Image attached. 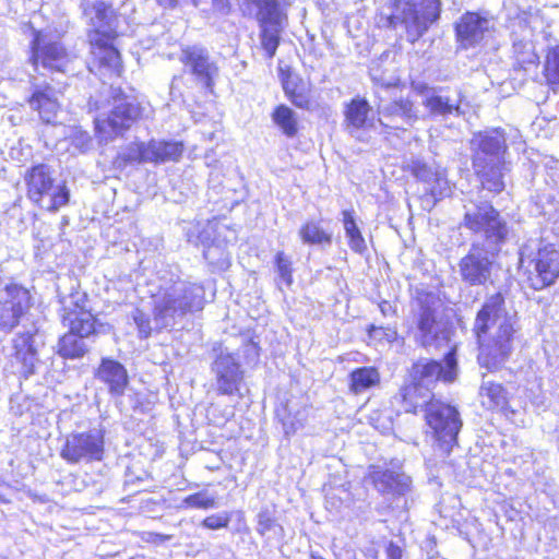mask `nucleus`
<instances>
[{"instance_id":"f257e3e1","label":"nucleus","mask_w":559,"mask_h":559,"mask_svg":"<svg viewBox=\"0 0 559 559\" xmlns=\"http://www.w3.org/2000/svg\"><path fill=\"white\" fill-rule=\"evenodd\" d=\"M515 318L508 313L500 293L486 299L478 311L474 332L479 342L478 362L489 371H496L508 361L513 349Z\"/></svg>"},{"instance_id":"f03ea898","label":"nucleus","mask_w":559,"mask_h":559,"mask_svg":"<svg viewBox=\"0 0 559 559\" xmlns=\"http://www.w3.org/2000/svg\"><path fill=\"white\" fill-rule=\"evenodd\" d=\"M205 305V289L199 283L180 277L164 281L153 295V316L157 328L176 324L187 313L200 311Z\"/></svg>"},{"instance_id":"7ed1b4c3","label":"nucleus","mask_w":559,"mask_h":559,"mask_svg":"<svg viewBox=\"0 0 559 559\" xmlns=\"http://www.w3.org/2000/svg\"><path fill=\"white\" fill-rule=\"evenodd\" d=\"M62 322L69 332L59 340L58 354L70 359L83 357L88 352L85 338L97 332L96 319L85 309L84 296H71L63 308Z\"/></svg>"},{"instance_id":"20e7f679","label":"nucleus","mask_w":559,"mask_h":559,"mask_svg":"<svg viewBox=\"0 0 559 559\" xmlns=\"http://www.w3.org/2000/svg\"><path fill=\"white\" fill-rule=\"evenodd\" d=\"M520 261L528 273L530 286L544 289L559 277V251L552 245L542 246L539 239L527 240L520 250Z\"/></svg>"},{"instance_id":"39448f33","label":"nucleus","mask_w":559,"mask_h":559,"mask_svg":"<svg viewBox=\"0 0 559 559\" xmlns=\"http://www.w3.org/2000/svg\"><path fill=\"white\" fill-rule=\"evenodd\" d=\"M440 13V0H405L396 3L390 24L394 28L401 26L406 39L414 44L439 20Z\"/></svg>"},{"instance_id":"423d86ee","label":"nucleus","mask_w":559,"mask_h":559,"mask_svg":"<svg viewBox=\"0 0 559 559\" xmlns=\"http://www.w3.org/2000/svg\"><path fill=\"white\" fill-rule=\"evenodd\" d=\"M463 226L480 237L476 241L484 242L492 248L501 247L509 233L506 221L488 202L472 204L466 207Z\"/></svg>"},{"instance_id":"0eeeda50","label":"nucleus","mask_w":559,"mask_h":559,"mask_svg":"<svg viewBox=\"0 0 559 559\" xmlns=\"http://www.w3.org/2000/svg\"><path fill=\"white\" fill-rule=\"evenodd\" d=\"M425 419L432 430L436 447L448 455L456 444L462 420L457 409L439 400L430 402L425 411Z\"/></svg>"},{"instance_id":"6e6552de","label":"nucleus","mask_w":559,"mask_h":559,"mask_svg":"<svg viewBox=\"0 0 559 559\" xmlns=\"http://www.w3.org/2000/svg\"><path fill=\"white\" fill-rule=\"evenodd\" d=\"M28 198L47 211H57L69 202V190L64 186L53 185L50 169L40 164L32 167L25 175Z\"/></svg>"},{"instance_id":"1a4fd4ad","label":"nucleus","mask_w":559,"mask_h":559,"mask_svg":"<svg viewBox=\"0 0 559 559\" xmlns=\"http://www.w3.org/2000/svg\"><path fill=\"white\" fill-rule=\"evenodd\" d=\"M500 248L473 241L468 252L457 263L461 281L468 286H485L491 282L493 263Z\"/></svg>"},{"instance_id":"9d476101","label":"nucleus","mask_w":559,"mask_h":559,"mask_svg":"<svg viewBox=\"0 0 559 559\" xmlns=\"http://www.w3.org/2000/svg\"><path fill=\"white\" fill-rule=\"evenodd\" d=\"M115 105L106 118H95V129L102 140L108 141L130 127L142 116V107L134 97L114 90Z\"/></svg>"},{"instance_id":"9b49d317","label":"nucleus","mask_w":559,"mask_h":559,"mask_svg":"<svg viewBox=\"0 0 559 559\" xmlns=\"http://www.w3.org/2000/svg\"><path fill=\"white\" fill-rule=\"evenodd\" d=\"M417 337L420 345L425 348H441L449 342L450 330L448 323L437 314L435 297L424 294L417 298Z\"/></svg>"},{"instance_id":"f8f14e48","label":"nucleus","mask_w":559,"mask_h":559,"mask_svg":"<svg viewBox=\"0 0 559 559\" xmlns=\"http://www.w3.org/2000/svg\"><path fill=\"white\" fill-rule=\"evenodd\" d=\"M105 452L104 432L91 429L83 432H72L66 436L60 450V456L69 464L102 461Z\"/></svg>"},{"instance_id":"ddd939ff","label":"nucleus","mask_w":559,"mask_h":559,"mask_svg":"<svg viewBox=\"0 0 559 559\" xmlns=\"http://www.w3.org/2000/svg\"><path fill=\"white\" fill-rule=\"evenodd\" d=\"M378 123L385 132L407 130L419 119L418 109L413 100L402 96L386 97L378 93Z\"/></svg>"},{"instance_id":"4468645a","label":"nucleus","mask_w":559,"mask_h":559,"mask_svg":"<svg viewBox=\"0 0 559 559\" xmlns=\"http://www.w3.org/2000/svg\"><path fill=\"white\" fill-rule=\"evenodd\" d=\"M457 376L456 349L452 347L444 356L443 364L429 359L419 358L408 370V378L417 382V385L433 391L438 381L453 382Z\"/></svg>"},{"instance_id":"2eb2a0df","label":"nucleus","mask_w":559,"mask_h":559,"mask_svg":"<svg viewBox=\"0 0 559 559\" xmlns=\"http://www.w3.org/2000/svg\"><path fill=\"white\" fill-rule=\"evenodd\" d=\"M32 61L35 69L67 72L71 56L59 41L43 32H35L32 41Z\"/></svg>"},{"instance_id":"dca6fc26","label":"nucleus","mask_w":559,"mask_h":559,"mask_svg":"<svg viewBox=\"0 0 559 559\" xmlns=\"http://www.w3.org/2000/svg\"><path fill=\"white\" fill-rule=\"evenodd\" d=\"M83 12L91 27L88 32L90 43H99L105 38H115L117 34V15L110 4L102 0L82 3Z\"/></svg>"},{"instance_id":"f3484780","label":"nucleus","mask_w":559,"mask_h":559,"mask_svg":"<svg viewBox=\"0 0 559 559\" xmlns=\"http://www.w3.org/2000/svg\"><path fill=\"white\" fill-rule=\"evenodd\" d=\"M474 146L473 166L485 168L488 165L507 164L506 138L502 131L492 130L479 133L472 141Z\"/></svg>"},{"instance_id":"a211bd4d","label":"nucleus","mask_w":559,"mask_h":559,"mask_svg":"<svg viewBox=\"0 0 559 559\" xmlns=\"http://www.w3.org/2000/svg\"><path fill=\"white\" fill-rule=\"evenodd\" d=\"M0 330L11 331L19 324L20 318L29 308L31 296L26 288L10 284L0 296Z\"/></svg>"},{"instance_id":"6ab92c4d","label":"nucleus","mask_w":559,"mask_h":559,"mask_svg":"<svg viewBox=\"0 0 559 559\" xmlns=\"http://www.w3.org/2000/svg\"><path fill=\"white\" fill-rule=\"evenodd\" d=\"M179 60L205 87L213 86L218 67L206 48L199 45L186 46L181 49Z\"/></svg>"},{"instance_id":"aec40b11","label":"nucleus","mask_w":559,"mask_h":559,"mask_svg":"<svg viewBox=\"0 0 559 559\" xmlns=\"http://www.w3.org/2000/svg\"><path fill=\"white\" fill-rule=\"evenodd\" d=\"M219 394L233 395L239 391L243 370L238 359L229 352L221 350L212 365Z\"/></svg>"},{"instance_id":"412c9836","label":"nucleus","mask_w":559,"mask_h":559,"mask_svg":"<svg viewBox=\"0 0 559 559\" xmlns=\"http://www.w3.org/2000/svg\"><path fill=\"white\" fill-rule=\"evenodd\" d=\"M493 26L487 15L476 12H466L455 24L456 39L464 49L478 45Z\"/></svg>"},{"instance_id":"4be33fe9","label":"nucleus","mask_w":559,"mask_h":559,"mask_svg":"<svg viewBox=\"0 0 559 559\" xmlns=\"http://www.w3.org/2000/svg\"><path fill=\"white\" fill-rule=\"evenodd\" d=\"M242 15L254 19L259 26L286 21L280 0H237Z\"/></svg>"},{"instance_id":"5701e85b","label":"nucleus","mask_w":559,"mask_h":559,"mask_svg":"<svg viewBox=\"0 0 559 559\" xmlns=\"http://www.w3.org/2000/svg\"><path fill=\"white\" fill-rule=\"evenodd\" d=\"M371 106L364 98H354L346 106L345 122L346 129L349 134L358 140H364L360 136L362 130L376 129V122L370 117Z\"/></svg>"},{"instance_id":"b1692460","label":"nucleus","mask_w":559,"mask_h":559,"mask_svg":"<svg viewBox=\"0 0 559 559\" xmlns=\"http://www.w3.org/2000/svg\"><path fill=\"white\" fill-rule=\"evenodd\" d=\"M368 478L382 493L405 495L412 485L409 476L389 469L383 471L377 466H370Z\"/></svg>"},{"instance_id":"393cba45","label":"nucleus","mask_w":559,"mask_h":559,"mask_svg":"<svg viewBox=\"0 0 559 559\" xmlns=\"http://www.w3.org/2000/svg\"><path fill=\"white\" fill-rule=\"evenodd\" d=\"M96 378L108 386L114 396H121L129 383L128 372L122 364L110 358H103L96 371Z\"/></svg>"},{"instance_id":"a878e982","label":"nucleus","mask_w":559,"mask_h":559,"mask_svg":"<svg viewBox=\"0 0 559 559\" xmlns=\"http://www.w3.org/2000/svg\"><path fill=\"white\" fill-rule=\"evenodd\" d=\"M443 88L439 87L435 93L427 95L423 99V106L432 118L447 119L451 116L459 117L463 115L461 109L462 96L457 93L455 97L442 94Z\"/></svg>"},{"instance_id":"bb28decb","label":"nucleus","mask_w":559,"mask_h":559,"mask_svg":"<svg viewBox=\"0 0 559 559\" xmlns=\"http://www.w3.org/2000/svg\"><path fill=\"white\" fill-rule=\"evenodd\" d=\"M395 400L401 403L402 408L406 413H417L419 408H427L432 399V391L423 385H417V382L407 377L405 383L396 394Z\"/></svg>"},{"instance_id":"cd10ccee","label":"nucleus","mask_w":559,"mask_h":559,"mask_svg":"<svg viewBox=\"0 0 559 559\" xmlns=\"http://www.w3.org/2000/svg\"><path fill=\"white\" fill-rule=\"evenodd\" d=\"M28 104L33 110L38 112L44 122H55L60 105L57 93L51 86H35Z\"/></svg>"},{"instance_id":"c85d7f7f","label":"nucleus","mask_w":559,"mask_h":559,"mask_svg":"<svg viewBox=\"0 0 559 559\" xmlns=\"http://www.w3.org/2000/svg\"><path fill=\"white\" fill-rule=\"evenodd\" d=\"M114 38H105L99 43H90L91 52L98 62L100 70L109 74L120 76L122 72V63L119 51L112 46Z\"/></svg>"},{"instance_id":"c756f323","label":"nucleus","mask_w":559,"mask_h":559,"mask_svg":"<svg viewBox=\"0 0 559 559\" xmlns=\"http://www.w3.org/2000/svg\"><path fill=\"white\" fill-rule=\"evenodd\" d=\"M183 145L178 141L151 140L146 142L147 163L176 162L182 155Z\"/></svg>"},{"instance_id":"7c9ffc66","label":"nucleus","mask_w":559,"mask_h":559,"mask_svg":"<svg viewBox=\"0 0 559 559\" xmlns=\"http://www.w3.org/2000/svg\"><path fill=\"white\" fill-rule=\"evenodd\" d=\"M15 359L21 365L20 372L24 377L34 373L38 361L37 352L34 346V337L31 334L20 335L14 340Z\"/></svg>"},{"instance_id":"2f4dec72","label":"nucleus","mask_w":559,"mask_h":559,"mask_svg":"<svg viewBox=\"0 0 559 559\" xmlns=\"http://www.w3.org/2000/svg\"><path fill=\"white\" fill-rule=\"evenodd\" d=\"M532 37L533 32L527 26L522 28L520 35L513 32V52L518 64L524 69L527 64H535L538 61Z\"/></svg>"},{"instance_id":"473e14b6","label":"nucleus","mask_w":559,"mask_h":559,"mask_svg":"<svg viewBox=\"0 0 559 559\" xmlns=\"http://www.w3.org/2000/svg\"><path fill=\"white\" fill-rule=\"evenodd\" d=\"M479 397L481 405L488 409H503L508 405V393L504 388L491 381H483Z\"/></svg>"},{"instance_id":"72a5a7b5","label":"nucleus","mask_w":559,"mask_h":559,"mask_svg":"<svg viewBox=\"0 0 559 559\" xmlns=\"http://www.w3.org/2000/svg\"><path fill=\"white\" fill-rule=\"evenodd\" d=\"M283 88L286 96L296 107L301 109L310 107L309 90L298 76L287 75L283 80Z\"/></svg>"},{"instance_id":"f704fd0d","label":"nucleus","mask_w":559,"mask_h":559,"mask_svg":"<svg viewBox=\"0 0 559 559\" xmlns=\"http://www.w3.org/2000/svg\"><path fill=\"white\" fill-rule=\"evenodd\" d=\"M476 173L481 177V183L485 189L499 193L504 189L503 177L509 171V165H488L485 168L474 167Z\"/></svg>"},{"instance_id":"c9c22d12","label":"nucleus","mask_w":559,"mask_h":559,"mask_svg":"<svg viewBox=\"0 0 559 559\" xmlns=\"http://www.w3.org/2000/svg\"><path fill=\"white\" fill-rule=\"evenodd\" d=\"M380 373L374 367H361L350 372V391L360 394L379 385Z\"/></svg>"},{"instance_id":"e433bc0d","label":"nucleus","mask_w":559,"mask_h":559,"mask_svg":"<svg viewBox=\"0 0 559 559\" xmlns=\"http://www.w3.org/2000/svg\"><path fill=\"white\" fill-rule=\"evenodd\" d=\"M146 156L145 142L130 143L118 152L114 159V166L123 169L132 164H146Z\"/></svg>"},{"instance_id":"4c0bfd02","label":"nucleus","mask_w":559,"mask_h":559,"mask_svg":"<svg viewBox=\"0 0 559 559\" xmlns=\"http://www.w3.org/2000/svg\"><path fill=\"white\" fill-rule=\"evenodd\" d=\"M261 46L269 59H272L280 45L281 33L285 27V21L260 25Z\"/></svg>"},{"instance_id":"58836bf2","label":"nucleus","mask_w":559,"mask_h":559,"mask_svg":"<svg viewBox=\"0 0 559 559\" xmlns=\"http://www.w3.org/2000/svg\"><path fill=\"white\" fill-rule=\"evenodd\" d=\"M273 122L287 138H294L298 133V117L296 112L286 105H278L272 112Z\"/></svg>"},{"instance_id":"ea45409f","label":"nucleus","mask_w":559,"mask_h":559,"mask_svg":"<svg viewBox=\"0 0 559 559\" xmlns=\"http://www.w3.org/2000/svg\"><path fill=\"white\" fill-rule=\"evenodd\" d=\"M219 507L218 497L214 492L201 490L182 499L180 508L209 510Z\"/></svg>"},{"instance_id":"a19ab883","label":"nucleus","mask_w":559,"mask_h":559,"mask_svg":"<svg viewBox=\"0 0 559 559\" xmlns=\"http://www.w3.org/2000/svg\"><path fill=\"white\" fill-rule=\"evenodd\" d=\"M343 224L348 238V246L355 252L362 253L367 246L350 211H343Z\"/></svg>"},{"instance_id":"79ce46f5","label":"nucleus","mask_w":559,"mask_h":559,"mask_svg":"<svg viewBox=\"0 0 559 559\" xmlns=\"http://www.w3.org/2000/svg\"><path fill=\"white\" fill-rule=\"evenodd\" d=\"M299 236L305 243L309 245H331L332 236L325 231L319 223L307 222L299 230Z\"/></svg>"},{"instance_id":"37998d69","label":"nucleus","mask_w":559,"mask_h":559,"mask_svg":"<svg viewBox=\"0 0 559 559\" xmlns=\"http://www.w3.org/2000/svg\"><path fill=\"white\" fill-rule=\"evenodd\" d=\"M284 413H287V415H282L278 412L277 416L281 418L286 435L295 433L298 429H300L304 426L307 418L306 408L297 409L293 415L292 407L289 404H287L284 408Z\"/></svg>"},{"instance_id":"c03bdc74","label":"nucleus","mask_w":559,"mask_h":559,"mask_svg":"<svg viewBox=\"0 0 559 559\" xmlns=\"http://www.w3.org/2000/svg\"><path fill=\"white\" fill-rule=\"evenodd\" d=\"M275 267L277 273V286L281 284L289 287L293 284V267L292 260L283 251H278L275 255Z\"/></svg>"},{"instance_id":"a18cd8bd","label":"nucleus","mask_w":559,"mask_h":559,"mask_svg":"<svg viewBox=\"0 0 559 559\" xmlns=\"http://www.w3.org/2000/svg\"><path fill=\"white\" fill-rule=\"evenodd\" d=\"M371 79L374 86V96L378 99V93L385 95L386 97L396 96L397 87L400 85V80L397 78L391 76L389 79L378 76L376 74H371Z\"/></svg>"},{"instance_id":"49530a36","label":"nucleus","mask_w":559,"mask_h":559,"mask_svg":"<svg viewBox=\"0 0 559 559\" xmlns=\"http://www.w3.org/2000/svg\"><path fill=\"white\" fill-rule=\"evenodd\" d=\"M131 318L136 325L139 337L147 338L152 333L150 317L136 308L131 312Z\"/></svg>"},{"instance_id":"de8ad7c7","label":"nucleus","mask_w":559,"mask_h":559,"mask_svg":"<svg viewBox=\"0 0 559 559\" xmlns=\"http://www.w3.org/2000/svg\"><path fill=\"white\" fill-rule=\"evenodd\" d=\"M203 257L209 263L219 267L228 264V255L219 246L211 245L206 247Z\"/></svg>"},{"instance_id":"09e8293b","label":"nucleus","mask_w":559,"mask_h":559,"mask_svg":"<svg viewBox=\"0 0 559 559\" xmlns=\"http://www.w3.org/2000/svg\"><path fill=\"white\" fill-rule=\"evenodd\" d=\"M427 191H429V193L435 199H441L449 194L450 187H449V182H448L443 171H441V170L439 171V174L432 180V183H430L428 186Z\"/></svg>"},{"instance_id":"8fccbe9b","label":"nucleus","mask_w":559,"mask_h":559,"mask_svg":"<svg viewBox=\"0 0 559 559\" xmlns=\"http://www.w3.org/2000/svg\"><path fill=\"white\" fill-rule=\"evenodd\" d=\"M230 513L223 511L216 514L206 516L202 522L201 526L207 530H219L228 526L230 522Z\"/></svg>"},{"instance_id":"3c124183","label":"nucleus","mask_w":559,"mask_h":559,"mask_svg":"<svg viewBox=\"0 0 559 559\" xmlns=\"http://www.w3.org/2000/svg\"><path fill=\"white\" fill-rule=\"evenodd\" d=\"M439 171L440 170L435 169L433 167L423 162H415L413 165V174L415 177L428 186L432 183V180L436 178Z\"/></svg>"},{"instance_id":"603ef678","label":"nucleus","mask_w":559,"mask_h":559,"mask_svg":"<svg viewBox=\"0 0 559 559\" xmlns=\"http://www.w3.org/2000/svg\"><path fill=\"white\" fill-rule=\"evenodd\" d=\"M277 526L275 519L267 510L260 511L258 514L257 532L264 536Z\"/></svg>"},{"instance_id":"864d4df0","label":"nucleus","mask_w":559,"mask_h":559,"mask_svg":"<svg viewBox=\"0 0 559 559\" xmlns=\"http://www.w3.org/2000/svg\"><path fill=\"white\" fill-rule=\"evenodd\" d=\"M368 331L371 337L380 341L385 340L386 342L392 343L397 338L396 330L391 326L371 325Z\"/></svg>"},{"instance_id":"5fc2aeb1","label":"nucleus","mask_w":559,"mask_h":559,"mask_svg":"<svg viewBox=\"0 0 559 559\" xmlns=\"http://www.w3.org/2000/svg\"><path fill=\"white\" fill-rule=\"evenodd\" d=\"M546 70L549 75L559 81V46L555 47L547 56Z\"/></svg>"},{"instance_id":"6e6d98bb","label":"nucleus","mask_w":559,"mask_h":559,"mask_svg":"<svg viewBox=\"0 0 559 559\" xmlns=\"http://www.w3.org/2000/svg\"><path fill=\"white\" fill-rule=\"evenodd\" d=\"M384 551L386 559H401L402 558V549L400 546L394 544L393 542H388L384 544Z\"/></svg>"},{"instance_id":"4d7b16f0","label":"nucleus","mask_w":559,"mask_h":559,"mask_svg":"<svg viewBox=\"0 0 559 559\" xmlns=\"http://www.w3.org/2000/svg\"><path fill=\"white\" fill-rule=\"evenodd\" d=\"M73 143L81 150H86L91 144V136L86 132H76Z\"/></svg>"},{"instance_id":"13d9d810","label":"nucleus","mask_w":559,"mask_h":559,"mask_svg":"<svg viewBox=\"0 0 559 559\" xmlns=\"http://www.w3.org/2000/svg\"><path fill=\"white\" fill-rule=\"evenodd\" d=\"M412 87L418 95L423 96V99H425L427 95H430V93H435L439 88L430 87L425 83H413Z\"/></svg>"},{"instance_id":"bf43d9fd","label":"nucleus","mask_w":559,"mask_h":559,"mask_svg":"<svg viewBox=\"0 0 559 559\" xmlns=\"http://www.w3.org/2000/svg\"><path fill=\"white\" fill-rule=\"evenodd\" d=\"M213 7L221 13L229 12V0H213Z\"/></svg>"},{"instance_id":"052dcab7","label":"nucleus","mask_w":559,"mask_h":559,"mask_svg":"<svg viewBox=\"0 0 559 559\" xmlns=\"http://www.w3.org/2000/svg\"><path fill=\"white\" fill-rule=\"evenodd\" d=\"M164 9H174L178 5V0H155Z\"/></svg>"},{"instance_id":"680f3d73","label":"nucleus","mask_w":559,"mask_h":559,"mask_svg":"<svg viewBox=\"0 0 559 559\" xmlns=\"http://www.w3.org/2000/svg\"><path fill=\"white\" fill-rule=\"evenodd\" d=\"M379 308H380L381 312L383 313V316H389L391 313H394V309L389 301H382L379 305Z\"/></svg>"},{"instance_id":"e2e57ef3","label":"nucleus","mask_w":559,"mask_h":559,"mask_svg":"<svg viewBox=\"0 0 559 559\" xmlns=\"http://www.w3.org/2000/svg\"><path fill=\"white\" fill-rule=\"evenodd\" d=\"M309 559H324L321 556L317 555L316 552H311L309 556Z\"/></svg>"},{"instance_id":"0e129e2a","label":"nucleus","mask_w":559,"mask_h":559,"mask_svg":"<svg viewBox=\"0 0 559 559\" xmlns=\"http://www.w3.org/2000/svg\"><path fill=\"white\" fill-rule=\"evenodd\" d=\"M5 499L3 498V496L0 493V502H4Z\"/></svg>"}]
</instances>
